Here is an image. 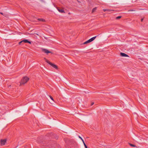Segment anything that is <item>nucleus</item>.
I'll return each mask as SVG.
<instances>
[{
  "label": "nucleus",
  "mask_w": 148,
  "mask_h": 148,
  "mask_svg": "<svg viewBox=\"0 0 148 148\" xmlns=\"http://www.w3.org/2000/svg\"><path fill=\"white\" fill-rule=\"evenodd\" d=\"M94 103L93 102L92 103H91V106L93 105L94 104Z\"/></svg>",
  "instance_id": "obj_20"
},
{
  "label": "nucleus",
  "mask_w": 148,
  "mask_h": 148,
  "mask_svg": "<svg viewBox=\"0 0 148 148\" xmlns=\"http://www.w3.org/2000/svg\"><path fill=\"white\" fill-rule=\"evenodd\" d=\"M83 144H84V146H85V145H86V144H85V143H84V141H83Z\"/></svg>",
  "instance_id": "obj_19"
},
{
  "label": "nucleus",
  "mask_w": 148,
  "mask_h": 148,
  "mask_svg": "<svg viewBox=\"0 0 148 148\" xmlns=\"http://www.w3.org/2000/svg\"><path fill=\"white\" fill-rule=\"evenodd\" d=\"M120 55L123 57H128V56L126 54L123 53H120Z\"/></svg>",
  "instance_id": "obj_7"
},
{
  "label": "nucleus",
  "mask_w": 148,
  "mask_h": 148,
  "mask_svg": "<svg viewBox=\"0 0 148 148\" xmlns=\"http://www.w3.org/2000/svg\"><path fill=\"white\" fill-rule=\"evenodd\" d=\"M29 78L27 77H24L22 79L21 81V84H24L26 83L29 80Z\"/></svg>",
  "instance_id": "obj_1"
},
{
  "label": "nucleus",
  "mask_w": 148,
  "mask_h": 148,
  "mask_svg": "<svg viewBox=\"0 0 148 148\" xmlns=\"http://www.w3.org/2000/svg\"><path fill=\"white\" fill-rule=\"evenodd\" d=\"M96 8H95L93 9L92 10V12H94L95 10H96Z\"/></svg>",
  "instance_id": "obj_16"
},
{
  "label": "nucleus",
  "mask_w": 148,
  "mask_h": 148,
  "mask_svg": "<svg viewBox=\"0 0 148 148\" xmlns=\"http://www.w3.org/2000/svg\"><path fill=\"white\" fill-rule=\"evenodd\" d=\"M41 50L42 52L45 53L46 54L51 53V52L49 51L47 49H46L42 48Z\"/></svg>",
  "instance_id": "obj_3"
},
{
  "label": "nucleus",
  "mask_w": 148,
  "mask_h": 148,
  "mask_svg": "<svg viewBox=\"0 0 148 148\" xmlns=\"http://www.w3.org/2000/svg\"><path fill=\"white\" fill-rule=\"evenodd\" d=\"M97 36H95L94 37H93L92 38H90L89 40H88L86 41L85 42H84V44H86L87 43H89L90 42H92V41H93L94 39H95V38H96Z\"/></svg>",
  "instance_id": "obj_2"
},
{
  "label": "nucleus",
  "mask_w": 148,
  "mask_h": 148,
  "mask_svg": "<svg viewBox=\"0 0 148 148\" xmlns=\"http://www.w3.org/2000/svg\"><path fill=\"white\" fill-rule=\"evenodd\" d=\"M130 145L132 147H135V145H133V144H130Z\"/></svg>",
  "instance_id": "obj_14"
},
{
  "label": "nucleus",
  "mask_w": 148,
  "mask_h": 148,
  "mask_svg": "<svg viewBox=\"0 0 148 148\" xmlns=\"http://www.w3.org/2000/svg\"><path fill=\"white\" fill-rule=\"evenodd\" d=\"M85 148H87V146H86V145H85V146H84Z\"/></svg>",
  "instance_id": "obj_22"
},
{
  "label": "nucleus",
  "mask_w": 148,
  "mask_h": 148,
  "mask_svg": "<svg viewBox=\"0 0 148 148\" xmlns=\"http://www.w3.org/2000/svg\"><path fill=\"white\" fill-rule=\"evenodd\" d=\"M134 10H130L128 11H134Z\"/></svg>",
  "instance_id": "obj_18"
},
{
  "label": "nucleus",
  "mask_w": 148,
  "mask_h": 148,
  "mask_svg": "<svg viewBox=\"0 0 148 148\" xmlns=\"http://www.w3.org/2000/svg\"><path fill=\"white\" fill-rule=\"evenodd\" d=\"M121 16H118L116 18V19H119L121 18Z\"/></svg>",
  "instance_id": "obj_11"
},
{
  "label": "nucleus",
  "mask_w": 148,
  "mask_h": 148,
  "mask_svg": "<svg viewBox=\"0 0 148 148\" xmlns=\"http://www.w3.org/2000/svg\"><path fill=\"white\" fill-rule=\"evenodd\" d=\"M38 20L39 21H42V22H45V20L43 18H38Z\"/></svg>",
  "instance_id": "obj_10"
},
{
  "label": "nucleus",
  "mask_w": 148,
  "mask_h": 148,
  "mask_svg": "<svg viewBox=\"0 0 148 148\" xmlns=\"http://www.w3.org/2000/svg\"><path fill=\"white\" fill-rule=\"evenodd\" d=\"M44 59L45 60L46 62L48 63L49 64L51 65V62L49 60L45 58H44Z\"/></svg>",
  "instance_id": "obj_9"
},
{
  "label": "nucleus",
  "mask_w": 148,
  "mask_h": 148,
  "mask_svg": "<svg viewBox=\"0 0 148 148\" xmlns=\"http://www.w3.org/2000/svg\"><path fill=\"white\" fill-rule=\"evenodd\" d=\"M143 18H141V22H142L143 21Z\"/></svg>",
  "instance_id": "obj_23"
},
{
  "label": "nucleus",
  "mask_w": 148,
  "mask_h": 148,
  "mask_svg": "<svg viewBox=\"0 0 148 148\" xmlns=\"http://www.w3.org/2000/svg\"><path fill=\"white\" fill-rule=\"evenodd\" d=\"M57 9L58 10V11L60 13H65L63 9H60L59 8H57Z\"/></svg>",
  "instance_id": "obj_6"
},
{
  "label": "nucleus",
  "mask_w": 148,
  "mask_h": 148,
  "mask_svg": "<svg viewBox=\"0 0 148 148\" xmlns=\"http://www.w3.org/2000/svg\"><path fill=\"white\" fill-rule=\"evenodd\" d=\"M107 9H103V11L104 12H106V11H107Z\"/></svg>",
  "instance_id": "obj_17"
},
{
  "label": "nucleus",
  "mask_w": 148,
  "mask_h": 148,
  "mask_svg": "<svg viewBox=\"0 0 148 148\" xmlns=\"http://www.w3.org/2000/svg\"><path fill=\"white\" fill-rule=\"evenodd\" d=\"M50 65L52 66L53 68H54L55 69H57V66L56 65L54 64H52V63H51V64Z\"/></svg>",
  "instance_id": "obj_8"
},
{
  "label": "nucleus",
  "mask_w": 148,
  "mask_h": 148,
  "mask_svg": "<svg viewBox=\"0 0 148 148\" xmlns=\"http://www.w3.org/2000/svg\"><path fill=\"white\" fill-rule=\"evenodd\" d=\"M6 141V139H1V145H3L5 144Z\"/></svg>",
  "instance_id": "obj_5"
},
{
  "label": "nucleus",
  "mask_w": 148,
  "mask_h": 148,
  "mask_svg": "<svg viewBox=\"0 0 148 148\" xmlns=\"http://www.w3.org/2000/svg\"><path fill=\"white\" fill-rule=\"evenodd\" d=\"M0 14H1L2 15H4L3 14L2 12H0Z\"/></svg>",
  "instance_id": "obj_21"
},
{
  "label": "nucleus",
  "mask_w": 148,
  "mask_h": 148,
  "mask_svg": "<svg viewBox=\"0 0 148 148\" xmlns=\"http://www.w3.org/2000/svg\"><path fill=\"white\" fill-rule=\"evenodd\" d=\"M112 11V10L109 9H107V11L109 12H111Z\"/></svg>",
  "instance_id": "obj_12"
},
{
  "label": "nucleus",
  "mask_w": 148,
  "mask_h": 148,
  "mask_svg": "<svg viewBox=\"0 0 148 148\" xmlns=\"http://www.w3.org/2000/svg\"><path fill=\"white\" fill-rule=\"evenodd\" d=\"M49 97H50V99H51L52 100H53V101H54V100H53V98L52 97H51V96H49Z\"/></svg>",
  "instance_id": "obj_13"
},
{
  "label": "nucleus",
  "mask_w": 148,
  "mask_h": 148,
  "mask_svg": "<svg viewBox=\"0 0 148 148\" xmlns=\"http://www.w3.org/2000/svg\"><path fill=\"white\" fill-rule=\"evenodd\" d=\"M79 138H80L81 139V140H82V142H83V141H84V140L83 139H82V138H81L80 136H79Z\"/></svg>",
  "instance_id": "obj_15"
},
{
  "label": "nucleus",
  "mask_w": 148,
  "mask_h": 148,
  "mask_svg": "<svg viewBox=\"0 0 148 148\" xmlns=\"http://www.w3.org/2000/svg\"><path fill=\"white\" fill-rule=\"evenodd\" d=\"M23 42H25V43H28L30 44H31V42L28 41L27 40L24 39V40H23L20 42L19 43V44H20V45L21 44V43H22Z\"/></svg>",
  "instance_id": "obj_4"
}]
</instances>
